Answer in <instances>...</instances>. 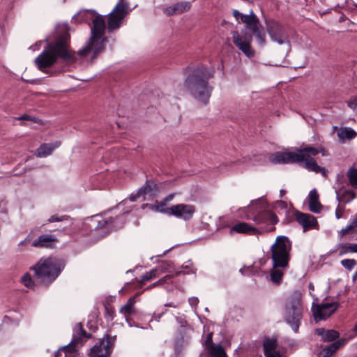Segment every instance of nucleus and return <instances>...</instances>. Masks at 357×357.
I'll return each instance as SVG.
<instances>
[{
	"mask_svg": "<svg viewBox=\"0 0 357 357\" xmlns=\"http://www.w3.org/2000/svg\"><path fill=\"white\" fill-rule=\"evenodd\" d=\"M70 36L67 31L61 33L54 42L48 43L47 47L35 59L34 63L40 70L52 66L58 58L71 63L77 61V52L69 50Z\"/></svg>",
	"mask_w": 357,
	"mask_h": 357,
	"instance_id": "obj_1",
	"label": "nucleus"
},
{
	"mask_svg": "<svg viewBox=\"0 0 357 357\" xmlns=\"http://www.w3.org/2000/svg\"><path fill=\"white\" fill-rule=\"evenodd\" d=\"M213 76V70L205 66H199L187 76L184 86L195 99L206 105L213 91V87L208 84V80Z\"/></svg>",
	"mask_w": 357,
	"mask_h": 357,
	"instance_id": "obj_2",
	"label": "nucleus"
},
{
	"mask_svg": "<svg viewBox=\"0 0 357 357\" xmlns=\"http://www.w3.org/2000/svg\"><path fill=\"white\" fill-rule=\"evenodd\" d=\"M105 28V22L102 15H98L93 20L91 36L84 46L77 52V55L79 58H86L91 53V61L93 62L105 51V44L108 42L107 37H103Z\"/></svg>",
	"mask_w": 357,
	"mask_h": 357,
	"instance_id": "obj_3",
	"label": "nucleus"
},
{
	"mask_svg": "<svg viewBox=\"0 0 357 357\" xmlns=\"http://www.w3.org/2000/svg\"><path fill=\"white\" fill-rule=\"evenodd\" d=\"M66 266L65 260L56 257L40 259L31 269L34 271L33 278L48 286L61 274Z\"/></svg>",
	"mask_w": 357,
	"mask_h": 357,
	"instance_id": "obj_4",
	"label": "nucleus"
},
{
	"mask_svg": "<svg viewBox=\"0 0 357 357\" xmlns=\"http://www.w3.org/2000/svg\"><path fill=\"white\" fill-rule=\"evenodd\" d=\"M270 160L275 164L299 163L310 172L320 173L324 177L328 174V170L318 165L316 160L310 155H304L295 152L278 151L271 155Z\"/></svg>",
	"mask_w": 357,
	"mask_h": 357,
	"instance_id": "obj_5",
	"label": "nucleus"
},
{
	"mask_svg": "<svg viewBox=\"0 0 357 357\" xmlns=\"http://www.w3.org/2000/svg\"><path fill=\"white\" fill-rule=\"evenodd\" d=\"M302 294L296 290L288 297L284 305V319L295 333H298L303 317Z\"/></svg>",
	"mask_w": 357,
	"mask_h": 357,
	"instance_id": "obj_6",
	"label": "nucleus"
},
{
	"mask_svg": "<svg viewBox=\"0 0 357 357\" xmlns=\"http://www.w3.org/2000/svg\"><path fill=\"white\" fill-rule=\"evenodd\" d=\"M232 14L238 23L245 24V30L251 32L260 45H266L264 28L252 10L250 11L249 14H243L238 10H234Z\"/></svg>",
	"mask_w": 357,
	"mask_h": 357,
	"instance_id": "obj_7",
	"label": "nucleus"
},
{
	"mask_svg": "<svg viewBox=\"0 0 357 357\" xmlns=\"http://www.w3.org/2000/svg\"><path fill=\"white\" fill-rule=\"evenodd\" d=\"M291 242L285 236H278L275 243L271 247V259L274 268H284L290 260Z\"/></svg>",
	"mask_w": 357,
	"mask_h": 357,
	"instance_id": "obj_8",
	"label": "nucleus"
},
{
	"mask_svg": "<svg viewBox=\"0 0 357 357\" xmlns=\"http://www.w3.org/2000/svg\"><path fill=\"white\" fill-rule=\"evenodd\" d=\"M264 23L272 41L279 45L289 42V35L284 25L273 19H265Z\"/></svg>",
	"mask_w": 357,
	"mask_h": 357,
	"instance_id": "obj_9",
	"label": "nucleus"
},
{
	"mask_svg": "<svg viewBox=\"0 0 357 357\" xmlns=\"http://www.w3.org/2000/svg\"><path fill=\"white\" fill-rule=\"evenodd\" d=\"M247 31H242L243 35L241 36L238 31H232L231 35L235 46L246 56L252 58L255 55V51L252 47L251 43L255 36L251 32L248 33Z\"/></svg>",
	"mask_w": 357,
	"mask_h": 357,
	"instance_id": "obj_10",
	"label": "nucleus"
},
{
	"mask_svg": "<svg viewBox=\"0 0 357 357\" xmlns=\"http://www.w3.org/2000/svg\"><path fill=\"white\" fill-rule=\"evenodd\" d=\"M116 336L105 334L91 349L89 354L90 357H110L114 346Z\"/></svg>",
	"mask_w": 357,
	"mask_h": 357,
	"instance_id": "obj_11",
	"label": "nucleus"
},
{
	"mask_svg": "<svg viewBox=\"0 0 357 357\" xmlns=\"http://www.w3.org/2000/svg\"><path fill=\"white\" fill-rule=\"evenodd\" d=\"M340 307L338 302L326 303L321 304H312V312L314 319L317 321L326 320L331 317Z\"/></svg>",
	"mask_w": 357,
	"mask_h": 357,
	"instance_id": "obj_12",
	"label": "nucleus"
},
{
	"mask_svg": "<svg viewBox=\"0 0 357 357\" xmlns=\"http://www.w3.org/2000/svg\"><path fill=\"white\" fill-rule=\"evenodd\" d=\"M250 218L257 225L261 224L271 225L266 229L268 232L274 231L275 230L274 225H276L279 221L278 218L275 213L270 210L260 211Z\"/></svg>",
	"mask_w": 357,
	"mask_h": 357,
	"instance_id": "obj_13",
	"label": "nucleus"
},
{
	"mask_svg": "<svg viewBox=\"0 0 357 357\" xmlns=\"http://www.w3.org/2000/svg\"><path fill=\"white\" fill-rule=\"evenodd\" d=\"M169 211V215H173L185 221H189L196 212V207L192 204H178L172 206Z\"/></svg>",
	"mask_w": 357,
	"mask_h": 357,
	"instance_id": "obj_14",
	"label": "nucleus"
},
{
	"mask_svg": "<svg viewBox=\"0 0 357 357\" xmlns=\"http://www.w3.org/2000/svg\"><path fill=\"white\" fill-rule=\"evenodd\" d=\"M295 217L298 223L303 228V232L309 229H319V224L317 218L311 214L295 211Z\"/></svg>",
	"mask_w": 357,
	"mask_h": 357,
	"instance_id": "obj_15",
	"label": "nucleus"
},
{
	"mask_svg": "<svg viewBox=\"0 0 357 357\" xmlns=\"http://www.w3.org/2000/svg\"><path fill=\"white\" fill-rule=\"evenodd\" d=\"M57 241L56 237L53 234H42L32 242L31 245L38 248H52Z\"/></svg>",
	"mask_w": 357,
	"mask_h": 357,
	"instance_id": "obj_16",
	"label": "nucleus"
},
{
	"mask_svg": "<svg viewBox=\"0 0 357 357\" xmlns=\"http://www.w3.org/2000/svg\"><path fill=\"white\" fill-rule=\"evenodd\" d=\"M191 8V3L188 1L178 2L171 6L163 9V12L167 16L180 15L188 11Z\"/></svg>",
	"mask_w": 357,
	"mask_h": 357,
	"instance_id": "obj_17",
	"label": "nucleus"
},
{
	"mask_svg": "<svg viewBox=\"0 0 357 357\" xmlns=\"http://www.w3.org/2000/svg\"><path fill=\"white\" fill-rule=\"evenodd\" d=\"M136 303L135 296L130 297L127 303L121 307L120 313L123 314L126 318V321L131 325L130 324V317L135 315L137 313V310L135 307V304Z\"/></svg>",
	"mask_w": 357,
	"mask_h": 357,
	"instance_id": "obj_18",
	"label": "nucleus"
},
{
	"mask_svg": "<svg viewBox=\"0 0 357 357\" xmlns=\"http://www.w3.org/2000/svg\"><path fill=\"white\" fill-rule=\"evenodd\" d=\"M139 190V193H141L143 197V200L146 199V195L154 197L159 192L158 185L151 179L146 180L145 183L140 187Z\"/></svg>",
	"mask_w": 357,
	"mask_h": 357,
	"instance_id": "obj_19",
	"label": "nucleus"
},
{
	"mask_svg": "<svg viewBox=\"0 0 357 357\" xmlns=\"http://www.w3.org/2000/svg\"><path fill=\"white\" fill-rule=\"evenodd\" d=\"M335 193L339 204H346L356 198V194L353 190L344 189V187L336 190Z\"/></svg>",
	"mask_w": 357,
	"mask_h": 357,
	"instance_id": "obj_20",
	"label": "nucleus"
},
{
	"mask_svg": "<svg viewBox=\"0 0 357 357\" xmlns=\"http://www.w3.org/2000/svg\"><path fill=\"white\" fill-rule=\"evenodd\" d=\"M255 234L258 233V229L254 227L250 226L247 222H238L232 226L229 230L230 234L234 233Z\"/></svg>",
	"mask_w": 357,
	"mask_h": 357,
	"instance_id": "obj_21",
	"label": "nucleus"
},
{
	"mask_svg": "<svg viewBox=\"0 0 357 357\" xmlns=\"http://www.w3.org/2000/svg\"><path fill=\"white\" fill-rule=\"evenodd\" d=\"M315 333L321 337V340L326 342H331L339 338L340 333L338 331L329 329L326 330L324 328H317Z\"/></svg>",
	"mask_w": 357,
	"mask_h": 357,
	"instance_id": "obj_22",
	"label": "nucleus"
},
{
	"mask_svg": "<svg viewBox=\"0 0 357 357\" xmlns=\"http://www.w3.org/2000/svg\"><path fill=\"white\" fill-rule=\"evenodd\" d=\"M322 205L319 202V194L316 189H312L309 193V208L310 211L319 213L322 209Z\"/></svg>",
	"mask_w": 357,
	"mask_h": 357,
	"instance_id": "obj_23",
	"label": "nucleus"
},
{
	"mask_svg": "<svg viewBox=\"0 0 357 357\" xmlns=\"http://www.w3.org/2000/svg\"><path fill=\"white\" fill-rule=\"evenodd\" d=\"M61 145L60 142H56L54 144H42L36 150V156L39 158L47 157L52 151Z\"/></svg>",
	"mask_w": 357,
	"mask_h": 357,
	"instance_id": "obj_24",
	"label": "nucleus"
},
{
	"mask_svg": "<svg viewBox=\"0 0 357 357\" xmlns=\"http://www.w3.org/2000/svg\"><path fill=\"white\" fill-rule=\"evenodd\" d=\"M297 151H298L296 152V153H301L304 155H310L312 157L317 155L319 153H321L323 156H328L329 155L328 151L322 146H318L316 148L306 146L305 148L298 149Z\"/></svg>",
	"mask_w": 357,
	"mask_h": 357,
	"instance_id": "obj_25",
	"label": "nucleus"
},
{
	"mask_svg": "<svg viewBox=\"0 0 357 357\" xmlns=\"http://www.w3.org/2000/svg\"><path fill=\"white\" fill-rule=\"evenodd\" d=\"M339 250L338 255L342 256L349 252L357 253L356 243H339L335 245V249L330 252L331 254Z\"/></svg>",
	"mask_w": 357,
	"mask_h": 357,
	"instance_id": "obj_26",
	"label": "nucleus"
},
{
	"mask_svg": "<svg viewBox=\"0 0 357 357\" xmlns=\"http://www.w3.org/2000/svg\"><path fill=\"white\" fill-rule=\"evenodd\" d=\"M124 17L113 13L111 12L108 15V22H107V29L109 32H112L114 30L119 28L122 24L123 20Z\"/></svg>",
	"mask_w": 357,
	"mask_h": 357,
	"instance_id": "obj_27",
	"label": "nucleus"
},
{
	"mask_svg": "<svg viewBox=\"0 0 357 357\" xmlns=\"http://www.w3.org/2000/svg\"><path fill=\"white\" fill-rule=\"evenodd\" d=\"M129 3L124 1V0H119V2L112 12L117 14L123 17H125L129 13Z\"/></svg>",
	"mask_w": 357,
	"mask_h": 357,
	"instance_id": "obj_28",
	"label": "nucleus"
},
{
	"mask_svg": "<svg viewBox=\"0 0 357 357\" xmlns=\"http://www.w3.org/2000/svg\"><path fill=\"white\" fill-rule=\"evenodd\" d=\"M278 346L276 340L275 339H266L263 343L264 356L272 355L274 352H278L275 349Z\"/></svg>",
	"mask_w": 357,
	"mask_h": 357,
	"instance_id": "obj_29",
	"label": "nucleus"
},
{
	"mask_svg": "<svg viewBox=\"0 0 357 357\" xmlns=\"http://www.w3.org/2000/svg\"><path fill=\"white\" fill-rule=\"evenodd\" d=\"M357 135L356 132L351 128H342L337 132L338 137L342 139L351 140L354 139Z\"/></svg>",
	"mask_w": 357,
	"mask_h": 357,
	"instance_id": "obj_30",
	"label": "nucleus"
},
{
	"mask_svg": "<svg viewBox=\"0 0 357 357\" xmlns=\"http://www.w3.org/2000/svg\"><path fill=\"white\" fill-rule=\"evenodd\" d=\"M208 350L212 357H227L225 349L221 344H216Z\"/></svg>",
	"mask_w": 357,
	"mask_h": 357,
	"instance_id": "obj_31",
	"label": "nucleus"
},
{
	"mask_svg": "<svg viewBox=\"0 0 357 357\" xmlns=\"http://www.w3.org/2000/svg\"><path fill=\"white\" fill-rule=\"evenodd\" d=\"M117 219V218H101V220H98V224L95 227L94 229H100L104 227H109L110 225H112L114 221Z\"/></svg>",
	"mask_w": 357,
	"mask_h": 357,
	"instance_id": "obj_32",
	"label": "nucleus"
},
{
	"mask_svg": "<svg viewBox=\"0 0 357 357\" xmlns=\"http://www.w3.org/2000/svg\"><path fill=\"white\" fill-rule=\"evenodd\" d=\"M283 275L282 271L273 268L270 274L271 280L273 283L279 284L281 282Z\"/></svg>",
	"mask_w": 357,
	"mask_h": 357,
	"instance_id": "obj_33",
	"label": "nucleus"
},
{
	"mask_svg": "<svg viewBox=\"0 0 357 357\" xmlns=\"http://www.w3.org/2000/svg\"><path fill=\"white\" fill-rule=\"evenodd\" d=\"M167 203L165 202L163 199L160 202L156 201L153 208H155L157 211L161 213L169 215V209L170 207H167Z\"/></svg>",
	"mask_w": 357,
	"mask_h": 357,
	"instance_id": "obj_34",
	"label": "nucleus"
},
{
	"mask_svg": "<svg viewBox=\"0 0 357 357\" xmlns=\"http://www.w3.org/2000/svg\"><path fill=\"white\" fill-rule=\"evenodd\" d=\"M347 175L348 176L350 184L354 188H357V169L354 167L349 169Z\"/></svg>",
	"mask_w": 357,
	"mask_h": 357,
	"instance_id": "obj_35",
	"label": "nucleus"
},
{
	"mask_svg": "<svg viewBox=\"0 0 357 357\" xmlns=\"http://www.w3.org/2000/svg\"><path fill=\"white\" fill-rule=\"evenodd\" d=\"M172 277H173V275H167L161 278L158 281H156V282H153V284H151V285H149L148 287H146V289H151L155 287L162 286L165 283H172Z\"/></svg>",
	"mask_w": 357,
	"mask_h": 357,
	"instance_id": "obj_36",
	"label": "nucleus"
},
{
	"mask_svg": "<svg viewBox=\"0 0 357 357\" xmlns=\"http://www.w3.org/2000/svg\"><path fill=\"white\" fill-rule=\"evenodd\" d=\"M336 352V349L333 347V344H331L326 346L325 348L322 349L317 354V357H331L333 354Z\"/></svg>",
	"mask_w": 357,
	"mask_h": 357,
	"instance_id": "obj_37",
	"label": "nucleus"
},
{
	"mask_svg": "<svg viewBox=\"0 0 357 357\" xmlns=\"http://www.w3.org/2000/svg\"><path fill=\"white\" fill-rule=\"evenodd\" d=\"M105 318L107 321H112L115 316V311L109 304L105 305Z\"/></svg>",
	"mask_w": 357,
	"mask_h": 357,
	"instance_id": "obj_38",
	"label": "nucleus"
},
{
	"mask_svg": "<svg viewBox=\"0 0 357 357\" xmlns=\"http://www.w3.org/2000/svg\"><path fill=\"white\" fill-rule=\"evenodd\" d=\"M157 272L158 270L156 268L151 269V271L146 272L144 275L142 276L141 283L144 284L146 282L156 278Z\"/></svg>",
	"mask_w": 357,
	"mask_h": 357,
	"instance_id": "obj_39",
	"label": "nucleus"
},
{
	"mask_svg": "<svg viewBox=\"0 0 357 357\" xmlns=\"http://www.w3.org/2000/svg\"><path fill=\"white\" fill-rule=\"evenodd\" d=\"M24 285L28 288H33L34 287V282L33 281L31 275L29 273H25L21 279Z\"/></svg>",
	"mask_w": 357,
	"mask_h": 357,
	"instance_id": "obj_40",
	"label": "nucleus"
},
{
	"mask_svg": "<svg viewBox=\"0 0 357 357\" xmlns=\"http://www.w3.org/2000/svg\"><path fill=\"white\" fill-rule=\"evenodd\" d=\"M340 263L343 267L349 271L352 270L356 264V261L353 259H345L342 260Z\"/></svg>",
	"mask_w": 357,
	"mask_h": 357,
	"instance_id": "obj_41",
	"label": "nucleus"
},
{
	"mask_svg": "<svg viewBox=\"0 0 357 357\" xmlns=\"http://www.w3.org/2000/svg\"><path fill=\"white\" fill-rule=\"evenodd\" d=\"M82 340L81 336L77 335H74L72 341L70 342V343L68 345L63 347L62 348V349L70 350V347H72V346L75 347V346L78 345L79 344H82Z\"/></svg>",
	"mask_w": 357,
	"mask_h": 357,
	"instance_id": "obj_42",
	"label": "nucleus"
},
{
	"mask_svg": "<svg viewBox=\"0 0 357 357\" xmlns=\"http://www.w3.org/2000/svg\"><path fill=\"white\" fill-rule=\"evenodd\" d=\"M76 334L77 335L84 337L86 339H89L91 337V335L90 333H88L85 330H84L82 323H78L77 324Z\"/></svg>",
	"mask_w": 357,
	"mask_h": 357,
	"instance_id": "obj_43",
	"label": "nucleus"
},
{
	"mask_svg": "<svg viewBox=\"0 0 357 357\" xmlns=\"http://www.w3.org/2000/svg\"><path fill=\"white\" fill-rule=\"evenodd\" d=\"M347 342V340L346 338H340L337 339L336 341L332 343L333 347L335 348V349L338 350L340 348L344 347Z\"/></svg>",
	"mask_w": 357,
	"mask_h": 357,
	"instance_id": "obj_44",
	"label": "nucleus"
},
{
	"mask_svg": "<svg viewBox=\"0 0 357 357\" xmlns=\"http://www.w3.org/2000/svg\"><path fill=\"white\" fill-rule=\"evenodd\" d=\"M355 228H356V227L351 222L348 226H347L345 228H342L339 231L340 238H342L346 234H347L350 231H352Z\"/></svg>",
	"mask_w": 357,
	"mask_h": 357,
	"instance_id": "obj_45",
	"label": "nucleus"
},
{
	"mask_svg": "<svg viewBox=\"0 0 357 357\" xmlns=\"http://www.w3.org/2000/svg\"><path fill=\"white\" fill-rule=\"evenodd\" d=\"M70 217L68 215H62L59 217L58 215H53L48 219V222H60L68 220Z\"/></svg>",
	"mask_w": 357,
	"mask_h": 357,
	"instance_id": "obj_46",
	"label": "nucleus"
},
{
	"mask_svg": "<svg viewBox=\"0 0 357 357\" xmlns=\"http://www.w3.org/2000/svg\"><path fill=\"white\" fill-rule=\"evenodd\" d=\"M204 344L208 349L215 346L213 344V333H209L207 334Z\"/></svg>",
	"mask_w": 357,
	"mask_h": 357,
	"instance_id": "obj_47",
	"label": "nucleus"
},
{
	"mask_svg": "<svg viewBox=\"0 0 357 357\" xmlns=\"http://www.w3.org/2000/svg\"><path fill=\"white\" fill-rule=\"evenodd\" d=\"M275 208H279L282 210H285L287 208V204L286 202L282 200H278L274 204Z\"/></svg>",
	"mask_w": 357,
	"mask_h": 357,
	"instance_id": "obj_48",
	"label": "nucleus"
},
{
	"mask_svg": "<svg viewBox=\"0 0 357 357\" xmlns=\"http://www.w3.org/2000/svg\"><path fill=\"white\" fill-rule=\"evenodd\" d=\"M19 120H29V121H32L35 123L38 122V119H37L36 117L35 116H30V115H27V114H24L21 116H20L18 118Z\"/></svg>",
	"mask_w": 357,
	"mask_h": 357,
	"instance_id": "obj_49",
	"label": "nucleus"
},
{
	"mask_svg": "<svg viewBox=\"0 0 357 357\" xmlns=\"http://www.w3.org/2000/svg\"><path fill=\"white\" fill-rule=\"evenodd\" d=\"M177 323L179 324L180 327L185 328L187 324L188 321L185 320L184 317H176Z\"/></svg>",
	"mask_w": 357,
	"mask_h": 357,
	"instance_id": "obj_50",
	"label": "nucleus"
},
{
	"mask_svg": "<svg viewBox=\"0 0 357 357\" xmlns=\"http://www.w3.org/2000/svg\"><path fill=\"white\" fill-rule=\"evenodd\" d=\"M142 195L141 193H139V190L138 189V190L137 191L136 193H132L130 197H129V199L130 202H135L137 201V199L142 197Z\"/></svg>",
	"mask_w": 357,
	"mask_h": 357,
	"instance_id": "obj_51",
	"label": "nucleus"
},
{
	"mask_svg": "<svg viewBox=\"0 0 357 357\" xmlns=\"http://www.w3.org/2000/svg\"><path fill=\"white\" fill-rule=\"evenodd\" d=\"M31 234H29L23 241L19 243L18 245L22 246L28 244L31 241Z\"/></svg>",
	"mask_w": 357,
	"mask_h": 357,
	"instance_id": "obj_52",
	"label": "nucleus"
},
{
	"mask_svg": "<svg viewBox=\"0 0 357 357\" xmlns=\"http://www.w3.org/2000/svg\"><path fill=\"white\" fill-rule=\"evenodd\" d=\"M188 301L191 306H195V307L197 306L199 303V300L197 297L190 298Z\"/></svg>",
	"mask_w": 357,
	"mask_h": 357,
	"instance_id": "obj_53",
	"label": "nucleus"
},
{
	"mask_svg": "<svg viewBox=\"0 0 357 357\" xmlns=\"http://www.w3.org/2000/svg\"><path fill=\"white\" fill-rule=\"evenodd\" d=\"M348 106L354 109H357V103L355 102L354 99L347 102Z\"/></svg>",
	"mask_w": 357,
	"mask_h": 357,
	"instance_id": "obj_54",
	"label": "nucleus"
},
{
	"mask_svg": "<svg viewBox=\"0 0 357 357\" xmlns=\"http://www.w3.org/2000/svg\"><path fill=\"white\" fill-rule=\"evenodd\" d=\"M174 197V194H169L167 196H166L163 200L165 201V202H169L170 201H172L173 199V198Z\"/></svg>",
	"mask_w": 357,
	"mask_h": 357,
	"instance_id": "obj_55",
	"label": "nucleus"
},
{
	"mask_svg": "<svg viewBox=\"0 0 357 357\" xmlns=\"http://www.w3.org/2000/svg\"><path fill=\"white\" fill-rule=\"evenodd\" d=\"M342 215H343V210L342 211H340L339 206H338L335 211V217L337 219H340L342 217Z\"/></svg>",
	"mask_w": 357,
	"mask_h": 357,
	"instance_id": "obj_56",
	"label": "nucleus"
},
{
	"mask_svg": "<svg viewBox=\"0 0 357 357\" xmlns=\"http://www.w3.org/2000/svg\"><path fill=\"white\" fill-rule=\"evenodd\" d=\"M42 42H43L42 40H39V41L36 42L33 45H32L31 47V48L33 50H37L40 47Z\"/></svg>",
	"mask_w": 357,
	"mask_h": 357,
	"instance_id": "obj_57",
	"label": "nucleus"
},
{
	"mask_svg": "<svg viewBox=\"0 0 357 357\" xmlns=\"http://www.w3.org/2000/svg\"><path fill=\"white\" fill-rule=\"evenodd\" d=\"M351 222L356 227H357V213L353 217Z\"/></svg>",
	"mask_w": 357,
	"mask_h": 357,
	"instance_id": "obj_58",
	"label": "nucleus"
},
{
	"mask_svg": "<svg viewBox=\"0 0 357 357\" xmlns=\"http://www.w3.org/2000/svg\"><path fill=\"white\" fill-rule=\"evenodd\" d=\"M266 357H282V355L280 354L279 351L274 352L272 355H266Z\"/></svg>",
	"mask_w": 357,
	"mask_h": 357,
	"instance_id": "obj_59",
	"label": "nucleus"
},
{
	"mask_svg": "<svg viewBox=\"0 0 357 357\" xmlns=\"http://www.w3.org/2000/svg\"><path fill=\"white\" fill-rule=\"evenodd\" d=\"M64 351L62 349V351L58 350L54 353V357H61L62 354V351Z\"/></svg>",
	"mask_w": 357,
	"mask_h": 357,
	"instance_id": "obj_60",
	"label": "nucleus"
},
{
	"mask_svg": "<svg viewBox=\"0 0 357 357\" xmlns=\"http://www.w3.org/2000/svg\"><path fill=\"white\" fill-rule=\"evenodd\" d=\"M248 268H249V267L243 266V268H241L240 269V272L241 273V274L245 275V269H248Z\"/></svg>",
	"mask_w": 357,
	"mask_h": 357,
	"instance_id": "obj_61",
	"label": "nucleus"
},
{
	"mask_svg": "<svg viewBox=\"0 0 357 357\" xmlns=\"http://www.w3.org/2000/svg\"><path fill=\"white\" fill-rule=\"evenodd\" d=\"M285 193H286V191L283 189H281L280 190V197H282L285 195Z\"/></svg>",
	"mask_w": 357,
	"mask_h": 357,
	"instance_id": "obj_62",
	"label": "nucleus"
},
{
	"mask_svg": "<svg viewBox=\"0 0 357 357\" xmlns=\"http://www.w3.org/2000/svg\"><path fill=\"white\" fill-rule=\"evenodd\" d=\"M165 306H169V307H176V305H175L174 303H169L165 304Z\"/></svg>",
	"mask_w": 357,
	"mask_h": 357,
	"instance_id": "obj_63",
	"label": "nucleus"
},
{
	"mask_svg": "<svg viewBox=\"0 0 357 357\" xmlns=\"http://www.w3.org/2000/svg\"><path fill=\"white\" fill-rule=\"evenodd\" d=\"M344 20H345V15H343L342 16H341V17H340L339 21H340V22H344Z\"/></svg>",
	"mask_w": 357,
	"mask_h": 357,
	"instance_id": "obj_64",
	"label": "nucleus"
}]
</instances>
